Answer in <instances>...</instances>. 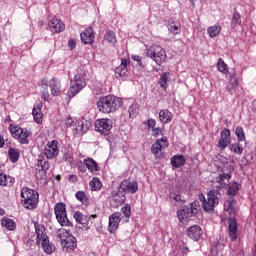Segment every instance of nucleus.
Instances as JSON below:
<instances>
[{
	"mask_svg": "<svg viewBox=\"0 0 256 256\" xmlns=\"http://www.w3.org/2000/svg\"><path fill=\"white\" fill-rule=\"evenodd\" d=\"M177 217L180 223H184L186 219H189V217H193V211L189 209L188 206H185L183 209L178 210Z\"/></svg>",
	"mask_w": 256,
	"mask_h": 256,
	"instance_id": "obj_23",
	"label": "nucleus"
},
{
	"mask_svg": "<svg viewBox=\"0 0 256 256\" xmlns=\"http://www.w3.org/2000/svg\"><path fill=\"white\" fill-rule=\"evenodd\" d=\"M235 135L238 139V143H240V141H245V131L243 130V127L238 126L235 130Z\"/></svg>",
	"mask_w": 256,
	"mask_h": 256,
	"instance_id": "obj_46",
	"label": "nucleus"
},
{
	"mask_svg": "<svg viewBox=\"0 0 256 256\" xmlns=\"http://www.w3.org/2000/svg\"><path fill=\"white\" fill-rule=\"evenodd\" d=\"M121 221H123L121 218V212H114L109 217V224H108L109 233H115V231L119 229V223H121Z\"/></svg>",
	"mask_w": 256,
	"mask_h": 256,
	"instance_id": "obj_18",
	"label": "nucleus"
},
{
	"mask_svg": "<svg viewBox=\"0 0 256 256\" xmlns=\"http://www.w3.org/2000/svg\"><path fill=\"white\" fill-rule=\"evenodd\" d=\"M84 165H86L87 169L90 171V173H97L99 171V165L93 160V158H87L84 159Z\"/></svg>",
	"mask_w": 256,
	"mask_h": 256,
	"instance_id": "obj_26",
	"label": "nucleus"
},
{
	"mask_svg": "<svg viewBox=\"0 0 256 256\" xmlns=\"http://www.w3.org/2000/svg\"><path fill=\"white\" fill-rule=\"evenodd\" d=\"M40 165H41V170L44 171L45 173H47V171H49L51 164L49 163V161H39Z\"/></svg>",
	"mask_w": 256,
	"mask_h": 256,
	"instance_id": "obj_51",
	"label": "nucleus"
},
{
	"mask_svg": "<svg viewBox=\"0 0 256 256\" xmlns=\"http://www.w3.org/2000/svg\"><path fill=\"white\" fill-rule=\"evenodd\" d=\"M217 70L220 73H223V75H227L229 73V66L225 64V61H223V58L218 59Z\"/></svg>",
	"mask_w": 256,
	"mask_h": 256,
	"instance_id": "obj_39",
	"label": "nucleus"
},
{
	"mask_svg": "<svg viewBox=\"0 0 256 256\" xmlns=\"http://www.w3.org/2000/svg\"><path fill=\"white\" fill-rule=\"evenodd\" d=\"M187 207L188 209H191L193 215H197V211L199 209V201H194Z\"/></svg>",
	"mask_w": 256,
	"mask_h": 256,
	"instance_id": "obj_49",
	"label": "nucleus"
},
{
	"mask_svg": "<svg viewBox=\"0 0 256 256\" xmlns=\"http://www.w3.org/2000/svg\"><path fill=\"white\" fill-rule=\"evenodd\" d=\"M229 83H230V86L226 87V91L228 93H231V91L233 89H236L237 87H239V80L237 79V75L236 74L230 75Z\"/></svg>",
	"mask_w": 256,
	"mask_h": 256,
	"instance_id": "obj_36",
	"label": "nucleus"
},
{
	"mask_svg": "<svg viewBox=\"0 0 256 256\" xmlns=\"http://www.w3.org/2000/svg\"><path fill=\"white\" fill-rule=\"evenodd\" d=\"M120 190L123 191V193H137L139 191V184H137L136 181H131L130 179H126L121 182Z\"/></svg>",
	"mask_w": 256,
	"mask_h": 256,
	"instance_id": "obj_16",
	"label": "nucleus"
},
{
	"mask_svg": "<svg viewBox=\"0 0 256 256\" xmlns=\"http://www.w3.org/2000/svg\"><path fill=\"white\" fill-rule=\"evenodd\" d=\"M224 169H226V171H233L235 168L233 165L226 163V165H224Z\"/></svg>",
	"mask_w": 256,
	"mask_h": 256,
	"instance_id": "obj_58",
	"label": "nucleus"
},
{
	"mask_svg": "<svg viewBox=\"0 0 256 256\" xmlns=\"http://www.w3.org/2000/svg\"><path fill=\"white\" fill-rule=\"evenodd\" d=\"M230 143H231V130L224 128L220 133V138L218 140L217 147L222 151H224V149H227Z\"/></svg>",
	"mask_w": 256,
	"mask_h": 256,
	"instance_id": "obj_15",
	"label": "nucleus"
},
{
	"mask_svg": "<svg viewBox=\"0 0 256 256\" xmlns=\"http://www.w3.org/2000/svg\"><path fill=\"white\" fill-rule=\"evenodd\" d=\"M242 21H241V13H239V11L234 10V14L232 16V20H231V27L232 29H237V27H239V25H241Z\"/></svg>",
	"mask_w": 256,
	"mask_h": 256,
	"instance_id": "obj_35",
	"label": "nucleus"
},
{
	"mask_svg": "<svg viewBox=\"0 0 256 256\" xmlns=\"http://www.w3.org/2000/svg\"><path fill=\"white\" fill-rule=\"evenodd\" d=\"M123 106V99L113 95H108L105 97H100L97 102V107L100 113H115L118 109Z\"/></svg>",
	"mask_w": 256,
	"mask_h": 256,
	"instance_id": "obj_2",
	"label": "nucleus"
},
{
	"mask_svg": "<svg viewBox=\"0 0 256 256\" xmlns=\"http://www.w3.org/2000/svg\"><path fill=\"white\" fill-rule=\"evenodd\" d=\"M146 55L155 61L156 65H163L167 61V52L159 45H152L147 48Z\"/></svg>",
	"mask_w": 256,
	"mask_h": 256,
	"instance_id": "obj_6",
	"label": "nucleus"
},
{
	"mask_svg": "<svg viewBox=\"0 0 256 256\" xmlns=\"http://www.w3.org/2000/svg\"><path fill=\"white\" fill-rule=\"evenodd\" d=\"M224 211L229 213V215H235L236 210H235V199L234 198H229L227 202L224 204Z\"/></svg>",
	"mask_w": 256,
	"mask_h": 256,
	"instance_id": "obj_33",
	"label": "nucleus"
},
{
	"mask_svg": "<svg viewBox=\"0 0 256 256\" xmlns=\"http://www.w3.org/2000/svg\"><path fill=\"white\" fill-rule=\"evenodd\" d=\"M51 33H63L65 31V23L61 19L54 17L49 21Z\"/></svg>",
	"mask_w": 256,
	"mask_h": 256,
	"instance_id": "obj_19",
	"label": "nucleus"
},
{
	"mask_svg": "<svg viewBox=\"0 0 256 256\" xmlns=\"http://www.w3.org/2000/svg\"><path fill=\"white\" fill-rule=\"evenodd\" d=\"M80 39L84 45H93L95 43V30L93 27H87L81 34Z\"/></svg>",
	"mask_w": 256,
	"mask_h": 256,
	"instance_id": "obj_17",
	"label": "nucleus"
},
{
	"mask_svg": "<svg viewBox=\"0 0 256 256\" xmlns=\"http://www.w3.org/2000/svg\"><path fill=\"white\" fill-rule=\"evenodd\" d=\"M8 129L13 139H16L21 145H29V138L32 135L31 131L15 124H10Z\"/></svg>",
	"mask_w": 256,
	"mask_h": 256,
	"instance_id": "obj_5",
	"label": "nucleus"
},
{
	"mask_svg": "<svg viewBox=\"0 0 256 256\" xmlns=\"http://www.w3.org/2000/svg\"><path fill=\"white\" fill-rule=\"evenodd\" d=\"M80 171H81V173H85L87 170L83 167H80Z\"/></svg>",
	"mask_w": 256,
	"mask_h": 256,
	"instance_id": "obj_63",
	"label": "nucleus"
},
{
	"mask_svg": "<svg viewBox=\"0 0 256 256\" xmlns=\"http://www.w3.org/2000/svg\"><path fill=\"white\" fill-rule=\"evenodd\" d=\"M221 26H219V24H216L214 26H210L207 29V33L209 35V37H211V39L218 37L219 33H221Z\"/></svg>",
	"mask_w": 256,
	"mask_h": 256,
	"instance_id": "obj_37",
	"label": "nucleus"
},
{
	"mask_svg": "<svg viewBox=\"0 0 256 256\" xmlns=\"http://www.w3.org/2000/svg\"><path fill=\"white\" fill-rule=\"evenodd\" d=\"M132 59H133V61H136V63H138V65H141V56L133 55Z\"/></svg>",
	"mask_w": 256,
	"mask_h": 256,
	"instance_id": "obj_57",
	"label": "nucleus"
},
{
	"mask_svg": "<svg viewBox=\"0 0 256 256\" xmlns=\"http://www.w3.org/2000/svg\"><path fill=\"white\" fill-rule=\"evenodd\" d=\"M5 147V138L3 135H0V149Z\"/></svg>",
	"mask_w": 256,
	"mask_h": 256,
	"instance_id": "obj_59",
	"label": "nucleus"
},
{
	"mask_svg": "<svg viewBox=\"0 0 256 256\" xmlns=\"http://www.w3.org/2000/svg\"><path fill=\"white\" fill-rule=\"evenodd\" d=\"M21 203L25 209H37L39 205V193L31 188H23L21 190Z\"/></svg>",
	"mask_w": 256,
	"mask_h": 256,
	"instance_id": "obj_4",
	"label": "nucleus"
},
{
	"mask_svg": "<svg viewBox=\"0 0 256 256\" xmlns=\"http://www.w3.org/2000/svg\"><path fill=\"white\" fill-rule=\"evenodd\" d=\"M66 125L67 127H76V131H81L82 133H87L89 131V128L91 127L90 121L79 122L75 120V118L67 117L66 118Z\"/></svg>",
	"mask_w": 256,
	"mask_h": 256,
	"instance_id": "obj_14",
	"label": "nucleus"
},
{
	"mask_svg": "<svg viewBox=\"0 0 256 256\" xmlns=\"http://www.w3.org/2000/svg\"><path fill=\"white\" fill-rule=\"evenodd\" d=\"M8 155L12 163H17V161H19V150L15 148H9Z\"/></svg>",
	"mask_w": 256,
	"mask_h": 256,
	"instance_id": "obj_41",
	"label": "nucleus"
},
{
	"mask_svg": "<svg viewBox=\"0 0 256 256\" xmlns=\"http://www.w3.org/2000/svg\"><path fill=\"white\" fill-rule=\"evenodd\" d=\"M47 177V172H45L44 170H38L36 172V179H39L41 181V179H45Z\"/></svg>",
	"mask_w": 256,
	"mask_h": 256,
	"instance_id": "obj_52",
	"label": "nucleus"
},
{
	"mask_svg": "<svg viewBox=\"0 0 256 256\" xmlns=\"http://www.w3.org/2000/svg\"><path fill=\"white\" fill-rule=\"evenodd\" d=\"M187 235L190 237V239L199 241V239H201V235H203V230H201V226L194 225L187 229Z\"/></svg>",
	"mask_w": 256,
	"mask_h": 256,
	"instance_id": "obj_21",
	"label": "nucleus"
},
{
	"mask_svg": "<svg viewBox=\"0 0 256 256\" xmlns=\"http://www.w3.org/2000/svg\"><path fill=\"white\" fill-rule=\"evenodd\" d=\"M68 181H70V183H77L78 181L77 175H70L68 177Z\"/></svg>",
	"mask_w": 256,
	"mask_h": 256,
	"instance_id": "obj_56",
	"label": "nucleus"
},
{
	"mask_svg": "<svg viewBox=\"0 0 256 256\" xmlns=\"http://www.w3.org/2000/svg\"><path fill=\"white\" fill-rule=\"evenodd\" d=\"M127 201V196L125 192L118 188L116 191H112L110 196V205L113 209L121 207Z\"/></svg>",
	"mask_w": 256,
	"mask_h": 256,
	"instance_id": "obj_11",
	"label": "nucleus"
},
{
	"mask_svg": "<svg viewBox=\"0 0 256 256\" xmlns=\"http://www.w3.org/2000/svg\"><path fill=\"white\" fill-rule=\"evenodd\" d=\"M68 47L69 49H75L77 47V41H75V39H70L68 41Z\"/></svg>",
	"mask_w": 256,
	"mask_h": 256,
	"instance_id": "obj_54",
	"label": "nucleus"
},
{
	"mask_svg": "<svg viewBox=\"0 0 256 256\" xmlns=\"http://www.w3.org/2000/svg\"><path fill=\"white\" fill-rule=\"evenodd\" d=\"M32 115L34 117L35 123L41 125L43 123V112H41V106H34L32 110Z\"/></svg>",
	"mask_w": 256,
	"mask_h": 256,
	"instance_id": "obj_30",
	"label": "nucleus"
},
{
	"mask_svg": "<svg viewBox=\"0 0 256 256\" xmlns=\"http://www.w3.org/2000/svg\"><path fill=\"white\" fill-rule=\"evenodd\" d=\"M87 85L85 78L81 74H76L74 79L70 81V89L68 90L69 97H75Z\"/></svg>",
	"mask_w": 256,
	"mask_h": 256,
	"instance_id": "obj_9",
	"label": "nucleus"
},
{
	"mask_svg": "<svg viewBox=\"0 0 256 256\" xmlns=\"http://www.w3.org/2000/svg\"><path fill=\"white\" fill-rule=\"evenodd\" d=\"M104 39L107 43H112L113 45L117 43V36H115L113 30H107Z\"/></svg>",
	"mask_w": 256,
	"mask_h": 256,
	"instance_id": "obj_43",
	"label": "nucleus"
},
{
	"mask_svg": "<svg viewBox=\"0 0 256 256\" xmlns=\"http://www.w3.org/2000/svg\"><path fill=\"white\" fill-rule=\"evenodd\" d=\"M237 191H239V184H237V182H234L229 185L227 193L228 195H232L234 197V195H237Z\"/></svg>",
	"mask_w": 256,
	"mask_h": 256,
	"instance_id": "obj_48",
	"label": "nucleus"
},
{
	"mask_svg": "<svg viewBox=\"0 0 256 256\" xmlns=\"http://www.w3.org/2000/svg\"><path fill=\"white\" fill-rule=\"evenodd\" d=\"M61 245L66 251H75V247H77V239L74 236H70L68 239L62 241Z\"/></svg>",
	"mask_w": 256,
	"mask_h": 256,
	"instance_id": "obj_22",
	"label": "nucleus"
},
{
	"mask_svg": "<svg viewBox=\"0 0 256 256\" xmlns=\"http://www.w3.org/2000/svg\"><path fill=\"white\" fill-rule=\"evenodd\" d=\"M56 219L61 227H73V223L67 217V205L63 202H58L54 207Z\"/></svg>",
	"mask_w": 256,
	"mask_h": 256,
	"instance_id": "obj_8",
	"label": "nucleus"
},
{
	"mask_svg": "<svg viewBox=\"0 0 256 256\" xmlns=\"http://www.w3.org/2000/svg\"><path fill=\"white\" fill-rule=\"evenodd\" d=\"M55 179L56 181H61V175H56Z\"/></svg>",
	"mask_w": 256,
	"mask_h": 256,
	"instance_id": "obj_61",
	"label": "nucleus"
},
{
	"mask_svg": "<svg viewBox=\"0 0 256 256\" xmlns=\"http://www.w3.org/2000/svg\"><path fill=\"white\" fill-rule=\"evenodd\" d=\"M190 1L192 3L193 7H195V2L193 0H190Z\"/></svg>",
	"mask_w": 256,
	"mask_h": 256,
	"instance_id": "obj_64",
	"label": "nucleus"
},
{
	"mask_svg": "<svg viewBox=\"0 0 256 256\" xmlns=\"http://www.w3.org/2000/svg\"><path fill=\"white\" fill-rule=\"evenodd\" d=\"M159 119L161 123H170V121H173V113L167 109L160 110Z\"/></svg>",
	"mask_w": 256,
	"mask_h": 256,
	"instance_id": "obj_28",
	"label": "nucleus"
},
{
	"mask_svg": "<svg viewBox=\"0 0 256 256\" xmlns=\"http://www.w3.org/2000/svg\"><path fill=\"white\" fill-rule=\"evenodd\" d=\"M44 155L47 159H55L59 155V142L57 140L47 142L44 147Z\"/></svg>",
	"mask_w": 256,
	"mask_h": 256,
	"instance_id": "obj_13",
	"label": "nucleus"
},
{
	"mask_svg": "<svg viewBox=\"0 0 256 256\" xmlns=\"http://www.w3.org/2000/svg\"><path fill=\"white\" fill-rule=\"evenodd\" d=\"M153 137H159V135H163V130H161V128L157 127V128H153Z\"/></svg>",
	"mask_w": 256,
	"mask_h": 256,
	"instance_id": "obj_53",
	"label": "nucleus"
},
{
	"mask_svg": "<svg viewBox=\"0 0 256 256\" xmlns=\"http://www.w3.org/2000/svg\"><path fill=\"white\" fill-rule=\"evenodd\" d=\"M228 231L230 240L237 241V233L239 231V226L237 225V220H235V218L228 219Z\"/></svg>",
	"mask_w": 256,
	"mask_h": 256,
	"instance_id": "obj_20",
	"label": "nucleus"
},
{
	"mask_svg": "<svg viewBox=\"0 0 256 256\" xmlns=\"http://www.w3.org/2000/svg\"><path fill=\"white\" fill-rule=\"evenodd\" d=\"M74 219L76 223H79L80 225H89V217L84 216L80 211L74 213Z\"/></svg>",
	"mask_w": 256,
	"mask_h": 256,
	"instance_id": "obj_34",
	"label": "nucleus"
},
{
	"mask_svg": "<svg viewBox=\"0 0 256 256\" xmlns=\"http://www.w3.org/2000/svg\"><path fill=\"white\" fill-rule=\"evenodd\" d=\"M168 29L171 33H174V35H178V33L181 31V23L171 21L168 25Z\"/></svg>",
	"mask_w": 256,
	"mask_h": 256,
	"instance_id": "obj_42",
	"label": "nucleus"
},
{
	"mask_svg": "<svg viewBox=\"0 0 256 256\" xmlns=\"http://www.w3.org/2000/svg\"><path fill=\"white\" fill-rule=\"evenodd\" d=\"M229 179H231V174L223 173L222 175L219 176L218 183L221 185V187H223V185H227V183H229Z\"/></svg>",
	"mask_w": 256,
	"mask_h": 256,
	"instance_id": "obj_47",
	"label": "nucleus"
},
{
	"mask_svg": "<svg viewBox=\"0 0 256 256\" xmlns=\"http://www.w3.org/2000/svg\"><path fill=\"white\" fill-rule=\"evenodd\" d=\"M35 232H36V244L41 245L44 252L47 255H51L55 251V245L49 242V237L47 233H45V226L39 225V223L34 224Z\"/></svg>",
	"mask_w": 256,
	"mask_h": 256,
	"instance_id": "obj_3",
	"label": "nucleus"
},
{
	"mask_svg": "<svg viewBox=\"0 0 256 256\" xmlns=\"http://www.w3.org/2000/svg\"><path fill=\"white\" fill-rule=\"evenodd\" d=\"M170 75L171 73L169 72H163L158 80V85L161 87V89H164V91H167V87H169L168 81Z\"/></svg>",
	"mask_w": 256,
	"mask_h": 256,
	"instance_id": "obj_31",
	"label": "nucleus"
},
{
	"mask_svg": "<svg viewBox=\"0 0 256 256\" xmlns=\"http://www.w3.org/2000/svg\"><path fill=\"white\" fill-rule=\"evenodd\" d=\"M89 187H90L91 191H101V188L103 187V184L101 183V180H99V178L94 177L89 182Z\"/></svg>",
	"mask_w": 256,
	"mask_h": 256,
	"instance_id": "obj_38",
	"label": "nucleus"
},
{
	"mask_svg": "<svg viewBox=\"0 0 256 256\" xmlns=\"http://www.w3.org/2000/svg\"><path fill=\"white\" fill-rule=\"evenodd\" d=\"M147 125L150 129H155V125H157V122L155 119H148Z\"/></svg>",
	"mask_w": 256,
	"mask_h": 256,
	"instance_id": "obj_55",
	"label": "nucleus"
},
{
	"mask_svg": "<svg viewBox=\"0 0 256 256\" xmlns=\"http://www.w3.org/2000/svg\"><path fill=\"white\" fill-rule=\"evenodd\" d=\"M111 129H113V121L111 119L101 118L95 123V131L101 135H108Z\"/></svg>",
	"mask_w": 256,
	"mask_h": 256,
	"instance_id": "obj_12",
	"label": "nucleus"
},
{
	"mask_svg": "<svg viewBox=\"0 0 256 256\" xmlns=\"http://www.w3.org/2000/svg\"><path fill=\"white\" fill-rule=\"evenodd\" d=\"M0 215H5V210L3 208L0 209Z\"/></svg>",
	"mask_w": 256,
	"mask_h": 256,
	"instance_id": "obj_62",
	"label": "nucleus"
},
{
	"mask_svg": "<svg viewBox=\"0 0 256 256\" xmlns=\"http://www.w3.org/2000/svg\"><path fill=\"white\" fill-rule=\"evenodd\" d=\"M49 88L51 94H49ZM40 95L43 101H49L51 95L53 97H59V95H61V82L59 79L53 77L51 80H49V78L44 77L40 81Z\"/></svg>",
	"mask_w": 256,
	"mask_h": 256,
	"instance_id": "obj_1",
	"label": "nucleus"
},
{
	"mask_svg": "<svg viewBox=\"0 0 256 256\" xmlns=\"http://www.w3.org/2000/svg\"><path fill=\"white\" fill-rule=\"evenodd\" d=\"M185 163H186V160H185V156L183 155H175L171 158V165L175 169H179L180 167H183Z\"/></svg>",
	"mask_w": 256,
	"mask_h": 256,
	"instance_id": "obj_25",
	"label": "nucleus"
},
{
	"mask_svg": "<svg viewBox=\"0 0 256 256\" xmlns=\"http://www.w3.org/2000/svg\"><path fill=\"white\" fill-rule=\"evenodd\" d=\"M230 151H232V153H235L236 155H242L243 147H241L240 143L231 144Z\"/></svg>",
	"mask_w": 256,
	"mask_h": 256,
	"instance_id": "obj_45",
	"label": "nucleus"
},
{
	"mask_svg": "<svg viewBox=\"0 0 256 256\" xmlns=\"http://www.w3.org/2000/svg\"><path fill=\"white\" fill-rule=\"evenodd\" d=\"M170 199H173L177 203H181V194L179 192H171Z\"/></svg>",
	"mask_w": 256,
	"mask_h": 256,
	"instance_id": "obj_50",
	"label": "nucleus"
},
{
	"mask_svg": "<svg viewBox=\"0 0 256 256\" xmlns=\"http://www.w3.org/2000/svg\"><path fill=\"white\" fill-rule=\"evenodd\" d=\"M2 227H5L8 231H15L17 229V223L13 219H10L8 217H4L1 220Z\"/></svg>",
	"mask_w": 256,
	"mask_h": 256,
	"instance_id": "obj_29",
	"label": "nucleus"
},
{
	"mask_svg": "<svg viewBox=\"0 0 256 256\" xmlns=\"http://www.w3.org/2000/svg\"><path fill=\"white\" fill-rule=\"evenodd\" d=\"M89 217V220L90 219H97V215L96 214H92V215H90V216H88Z\"/></svg>",
	"mask_w": 256,
	"mask_h": 256,
	"instance_id": "obj_60",
	"label": "nucleus"
},
{
	"mask_svg": "<svg viewBox=\"0 0 256 256\" xmlns=\"http://www.w3.org/2000/svg\"><path fill=\"white\" fill-rule=\"evenodd\" d=\"M122 213V223H129V219H131V205L126 204L121 208Z\"/></svg>",
	"mask_w": 256,
	"mask_h": 256,
	"instance_id": "obj_32",
	"label": "nucleus"
},
{
	"mask_svg": "<svg viewBox=\"0 0 256 256\" xmlns=\"http://www.w3.org/2000/svg\"><path fill=\"white\" fill-rule=\"evenodd\" d=\"M15 183V178L8 176L5 173H0V185L1 187H11Z\"/></svg>",
	"mask_w": 256,
	"mask_h": 256,
	"instance_id": "obj_27",
	"label": "nucleus"
},
{
	"mask_svg": "<svg viewBox=\"0 0 256 256\" xmlns=\"http://www.w3.org/2000/svg\"><path fill=\"white\" fill-rule=\"evenodd\" d=\"M199 201L202 203V207L206 213H211L215 211V205H219V197H217V192L215 190H210L207 194V199L205 195H199Z\"/></svg>",
	"mask_w": 256,
	"mask_h": 256,
	"instance_id": "obj_7",
	"label": "nucleus"
},
{
	"mask_svg": "<svg viewBox=\"0 0 256 256\" xmlns=\"http://www.w3.org/2000/svg\"><path fill=\"white\" fill-rule=\"evenodd\" d=\"M75 197L83 205H89V199L87 198V195L83 191L76 192Z\"/></svg>",
	"mask_w": 256,
	"mask_h": 256,
	"instance_id": "obj_44",
	"label": "nucleus"
},
{
	"mask_svg": "<svg viewBox=\"0 0 256 256\" xmlns=\"http://www.w3.org/2000/svg\"><path fill=\"white\" fill-rule=\"evenodd\" d=\"M126 75H127V59H122L121 65H119L115 69V76L117 77V79H119V77H125Z\"/></svg>",
	"mask_w": 256,
	"mask_h": 256,
	"instance_id": "obj_24",
	"label": "nucleus"
},
{
	"mask_svg": "<svg viewBox=\"0 0 256 256\" xmlns=\"http://www.w3.org/2000/svg\"><path fill=\"white\" fill-rule=\"evenodd\" d=\"M167 147H169V139L167 137H162L152 144L151 153L152 155H155V157L161 159V157H163V153H161V151L167 149Z\"/></svg>",
	"mask_w": 256,
	"mask_h": 256,
	"instance_id": "obj_10",
	"label": "nucleus"
},
{
	"mask_svg": "<svg viewBox=\"0 0 256 256\" xmlns=\"http://www.w3.org/2000/svg\"><path fill=\"white\" fill-rule=\"evenodd\" d=\"M57 237L61 240V243H63V241H66L67 239H69V237H73V235H71L70 231H67L62 228L58 229Z\"/></svg>",
	"mask_w": 256,
	"mask_h": 256,
	"instance_id": "obj_40",
	"label": "nucleus"
}]
</instances>
